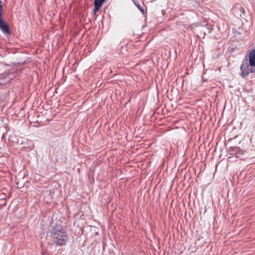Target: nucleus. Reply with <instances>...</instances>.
<instances>
[{
	"label": "nucleus",
	"instance_id": "obj_1",
	"mask_svg": "<svg viewBox=\"0 0 255 255\" xmlns=\"http://www.w3.org/2000/svg\"><path fill=\"white\" fill-rule=\"evenodd\" d=\"M52 241L56 246H62L66 245L68 240L65 228L62 226V222L58 221L52 227L50 231Z\"/></svg>",
	"mask_w": 255,
	"mask_h": 255
},
{
	"label": "nucleus",
	"instance_id": "obj_2",
	"mask_svg": "<svg viewBox=\"0 0 255 255\" xmlns=\"http://www.w3.org/2000/svg\"><path fill=\"white\" fill-rule=\"evenodd\" d=\"M240 69L241 71V76L242 78H245L250 73H255V66L250 65L247 59L243 60Z\"/></svg>",
	"mask_w": 255,
	"mask_h": 255
},
{
	"label": "nucleus",
	"instance_id": "obj_3",
	"mask_svg": "<svg viewBox=\"0 0 255 255\" xmlns=\"http://www.w3.org/2000/svg\"><path fill=\"white\" fill-rule=\"evenodd\" d=\"M2 3L1 1L0 0V30L2 32L4 35L8 36L10 35V31L8 24L2 19Z\"/></svg>",
	"mask_w": 255,
	"mask_h": 255
},
{
	"label": "nucleus",
	"instance_id": "obj_4",
	"mask_svg": "<svg viewBox=\"0 0 255 255\" xmlns=\"http://www.w3.org/2000/svg\"><path fill=\"white\" fill-rule=\"evenodd\" d=\"M248 62H250V65L255 66V48L251 50L248 53Z\"/></svg>",
	"mask_w": 255,
	"mask_h": 255
},
{
	"label": "nucleus",
	"instance_id": "obj_5",
	"mask_svg": "<svg viewBox=\"0 0 255 255\" xmlns=\"http://www.w3.org/2000/svg\"><path fill=\"white\" fill-rule=\"evenodd\" d=\"M103 4V0H94L95 7L93 10V12L95 14L99 10Z\"/></svg>",
	"mask_w": 255,
	"mask_h": 255
},
{
	"label": "nucleus",
	"instance_id": "obj_6",
	"mask_svg": "<svg viewBox=\"0 0 255 255\" xmlns=\"http://www.w3.org/2000/svg\"><path fill=\"white\" fill-rule=\"evenodd\" d=\"M2 77H3V76H1V77L0 79V85H4L6 82H8V81H9L11 80V78H6V81H3L2 80ZM3 99H4L3 94L1 92H0V104L3 102Z\"/></svg>",
	"mask_w": 255,
	"mask_h": 255
},
{
	"label": "nucleus",
	"instance_id": "obj_7",
	"mask_svg": "<svg viewBox=\"0 0 255 255\" xmlns=\"http://www.w3.org/2000/svg\"><path fill=\"white\" fill-rule=\"evenodd\" d=\"M238 9L240 12V16L241 17H243V15H245V10L244 8L242 6H239L238 8Z\"/></svg>",
	"mask_w": 255,
	"mask_h": 255
},
{
	"label": "nucleus",
	"instance_id": "obj_8",
	"mask_svg": "<svg viewBox=\"0 0 255 255\" xmlns=\"http://www.w3.org/2000/svg\"><path fill=\"white\" fill-rule=\"evenodd\" d=\"M135 5L138 7V9L140 10L142 13L143 12V9L142 7L140 5L138 2L134 1Z\"/></svg>",
	"mask_w": 255,
	"mask_h": 255
}]
</instances>
